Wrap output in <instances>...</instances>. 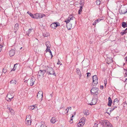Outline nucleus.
Here are the masks:
<instances>
[{"mask_svg":"<svg viewBox=\"0 0 127 127\" xmlns=\"http://www.w3.org/2000/svg\"><path fill=\"white\" fill-rule=\"evenodd\" d=\"M74 18L72 16L70 15L64 21L66 23V26L68 29L70 30L74 27V26H72V24L69 23L70 22H71Z\"/></svg>","mask_w":127,"mask_h":127,"instance_id":"obj_1","label":"nucleus"},{"mask_svg":"<svg viewBox=\"0 0 127 127\" xmlns=\"http://www.w3.org/2000/svg\"><path fill=\"white\" fill-rule=\"evenodd\" d=\"M45 44L47 47V48L46 50V53H47V52H49V55L51 56V59L53 55L52 54V53L50 50V48L51 47V45L49 42L47 41L46 42Z\"/></svg>","mask_w":127,"mask_h":127,"instance_id":"obj_2","label":"nucleus"},{"mask_svg":"<svg viewBox=\"0 0 127 127\" xmlns=\"http://www.w3.org/2000/svg\"><path fill=\"white\" fill-rule=\"evenodd\" d=\"M31 116L30 115H27L25 121V124L27 126L31 125L32 123Z\"/></svg>","mask_w":127,"mask_h":127,"instance_id":"obj_3","label":"nucleus"},{"mask_svg":"<svg viewBox=\"0 0 127 127\" xmlns=\"http://www.w3.org/2000/svg\"><path fill=\"white\" fill-rule=\"evenodd\" d=\"M98 89L97 88H93L91 90L92 95H93L94 96L95 95V97H97V95L98 94Z\"/></svg>","mask_w":127,"mask_h":127,"instance_id":"obj_4","label":"nucleus"},{"mask_svg":"<svg viewBox=\"0 0 127 127\" xmlns=\"http://www.w3.org/2000/svg\"><path fill=\"white\" fill-rule=\"evenodd\" d=\"M14 96V95L13 93L9 92L6 97V100L10 102L13 98Z\"/></svg>","mask_w":127,"mask_h":127,"instance_id":"obj_5","label":"nucleus"},{"mask_svg":"<svg viewBox=\"0 0 127 127\" xmlns=\"http://www.w3.org/2000/svg\"><path fill=\"white\" fill-rule=\"evenodd\" d=\"M47 73L48 75H52L56 76V74L52 68L48 67L47 69Z\"/></svg>","mask_w":127,"mask_h":127,"instance_id":"obj_6","label":"nucleus"},{"mask_svg":"<svg viewBox=\"0 0 127 127\" xmlns=\"http://www.w3.org/2000/svg\"><path fill=\"white\" fill-rule=\"evenodd\" d=\"M43 92L42 91H39L37 95V98L38 99L42 100L43 98Z\"/></svg>","mask_w":127,"mask_h":127,"instance_id":"obj_7","label":"nucleus"},{"mask_svg":"<svg viewBox=\"0 0 127 127\" xmlns=\"http://www.w3.org/2000/svg\"><path fill=\"white\" fill-rule=\"evenodd\" d=\"M35 81V79L34 77H32L30 79L28 80L27 82H28V84L31 86H33L34 84V82Z\"/></svg>","mask_w":127,"mask_h":127,"instance_id":"obj_8","label":"nucleus"},{"mask_svg":"<svg viewBox=\"0 0 127 127\" xmlns=\"http://www.w3.org/2000/svg\"><path fill=\"white\" fill-rule=\"evenodd\" d=\"M60 26L59 23L58 22H56L51 24L50 25L51 27L53 29H55L57 27Z\"/></svg>","mask_w":127,"mask_h":127,"instance_id":"obj_9","label":"nucleus"},{"mask_svg":"<svg viewBox=\"0 0 127 127\" xmlns=\"http://www.w3.org/2000/svg\"><path fill=\"white\" fill-rule=\"evenodd\" d=\"M36 126L37 127H46L45 123L44 122H41L37 124Z\"/></svg>","mask_w":127,"mask_h":127,"instance_id":"obj_10","label":"nucleus"},{"mask_svg":"<svg viewBox=\"0 0 127 127\" xmlns=\"http://www.w3.org/2000/svg\"><path fill=\"white\" fill-rule=\"evenodd\" d=\"M85 118L82 117L80 120V127H82L85 124Z\"/></svg>","mask_w":127,"mask_h":127,"instance_id":"obj_11","label":"nucleus"},{"mask_svg":"<svg viewBox=\"0 0 127 127\" xmlns=\"http://www.w3.org/2000/svg\"><path fill=\"white\" fill-rule=\"evenodd\" d=\"M93 83L94 84L96 85L98 83V78L96 75L93 76Z\"/></svg>","mask_w":127,"mask_h":127,"instance_id":"obj_12","label":"nucleus"},{"mask_svg":"<svg viewBox=\"0 0 127 127\" xmlns=\"http://www.w3.org/2000/svg\"><path fill=\"white\" fill-rule=\"evenodd\" d=\"M45 70H43L42 71L40 70L39 71L38 73L37 74L38 76V77H42L44 74L45 72Z\"/></svg>","mask_w":127,"mask_h":127,"instance_id":"obj_13","label":"nucleus"},{"mask_svg":"<svg viewBox=\"0 0 127 127\" xmlns=\"http://www.w3.org/2000/svg\"><path fill=\"white\" fill-rule=\"evenodd\" d=\"M97 97H96L95 98H94V96L93 97V98L92 100V102L90 104L91 105H94L96 104L97 100Z\"/></svg>","mask_w":127,"mask_h":127,"instance_id":"obj_14","label":"nucleus"},{"mask_svg":"<svg viewBox=\"0 0 127 127\" xmlns=\"http://www.w3.org/2000/svg\"><path fill=\"white\" fill-rule=\"evenodd\" d=\"M19 28V24L18 23H16L15 25L14 28V32L16 33L17 31L18 30Z\"/></svg>","mask_w":127,"mask_h":127,"instance_id":"obj_15","label":"nucleus"},{"mask_svg":"<svg viewBox=\"0 0 127 127\" xmlns=\"http://www.w3.org/2000/svg\"><path fill=\"white\" fill-rule=\"evenodd\" d=\"M84 0H81V2H80V4L81 5L80 8V13L82 11V7L84 5Z\"/></svg>","mask_w":127,"mask_h":127,"instance_id":"obj_16","label":"nucleus"},{"mask_svg":"<svg viewBox=\"0 0 127 127\" xmlns=\"http://www.w3.org/2000/svg\"><path fill=\"white\" fill-rule=\"evenodd\" d=\"M15 51L13 50H11L9 51V54L10 57L13 56L15 54Z\"/></svg>","mask_w":127,"mask_h":127,"instance_id":"obj_17","label":"nucleus"},{"mask_svg":"<svg viewBox=\"0 0 127 127\" xmlns=\"http://www.w3.org/2000/svg\"><path fill=\"white\" fill-rule=\"evenodd\" d=\"M106 61L107 63L108 64L112 63L113 62L112 59L111 58H107L106 60Z\"/></svg>","mask_w":127,"mask_h":127,"instance_id":"obj_18","label":"nucleus"},{"mask_svg":"<svg viewBox=\"0 0 127 127\" xmlns=\"http://www.w3.org/2000/svg\"><path fill=\"white\" fill-rule=\"evenodd\" d=\"M103 122L104 124H105V126L106 127L107 126H108V125L110 123L108 121L106 120H104Z\"/></svg>","mask_w":127,"mask_h":127,"instance_id":"obj_19","label":"nucleus"},{"mask_svg":"<svg viewBox=\"0 0 127 127\" xmlns=\"http://www.w3.org/2000/svg\"><path fill=\"white\" fill-rule=\"evenodd\" d=\"M108 105L109 106H111V104L112 103V100L110 97H109L108 98Z\"/></svg>","mask_w":127,"mask_h":127,"instance_id":"obj_20","label":"nucleus"},{"mask_svg":"<svg viewBox=\"0 0 127 127\" xmlns=\"http://www.w3.org/2000/svg\"><path fill=\"white\" fill-rule=\"evenodd\" d=\"M7 109L9 110L10 112L12 114H14V111L12 108H10L8 107V106H7Z\"/></svg>","mask_w":127,"mask_h":127,"instance_id":"obj_21","label":"nucleus"},{"mask_svg":"<svg viewBox=\"0 0 127 127\" xmlns=\"http://www.w3.org/2000/svg\"><path fill=\"white\" fill-rule=\"evenodd\" d=\"M50 121L51 123L54 124L56 122V119L55 117H53L51 118Z\"/></svg>","mask_w":127,"mask_h":127,"instance_id":"obj_22","label":"nucleus"},{"mask_svg":"<svg viewBox=\"0 0 127 127\" xmlns=\"http://www.w3.org/2000/svg\"><path fill=\"white\" fill-rule=\"evenodd\" d=\"M119 100L117 98H116L114 100L113 102V104L114 105H115L117 104H119Z\"/></svg>","mask_w":127,"mask_h":127,"instance_id":"obj_23","label":"nucleus"},{"mask_svg":"<svg viewBox=\"0 0 127 127\" xmlns=\"http://www.w3.org/2000/svg\"><path fill=\"white\" fill-rule=\"evenodd\" d=\"M10 84H12L13 85H15L16 84L17 82L15 80H13L11 81L10 82Z\"/></svg>","mask_w":127,"mask_h":127,"instance_id":"obj_24","label":"nucleus"},{"mask_svg":"<svg viewBox=\"0 0 127 127\" xmlns=\"http://www.w3.org/2000/svg\"><path fill=\"white\" fill-rule=\"evenodd\" d=\"M39 14L38 13H36L34 14V16L33 18L38 19L39 18Z\"/></svg>","mask_w":127,"mask_h":127,"instance_id":"obj_25","label":"nucleus"},{"mask_svg":"<svg viewBox=\"0 0 127 127\" xmlns=\"http://www.w3.org/2000/svg\"><path fill=\"white\" fill-rule=\"evenodd\" d=\"M84 114L86 115H88L89 114V112L87 110H85L84 112Z\"/></svg>","mask_w":127,"mask_h":127,"instance_id":"obj_26","label":"nucleus"},{"mask_svg":"<svg viewBox=\"0 0 127 127\" xmlns=\"http://www.w3.org/2000/svg\"><path fill=\"white\" fill-rule=\"evenodd\" d=\"M32 29H29L27 32V34L29 35V34L32 32V31L33 32V31H32Z\"/></svg>","mask_w":127,"mask_h":127,"instance_id":"obj_27","label":"nucleus"},{"mask_svg":"<svg viewBox=\"0 0 127 127\" xmlns=\"http://www.w3.org/2000/svg\"><path fill=\"white\" fill-rule=\"evenodd\" d=\"M71 107H68L65 110L66 111V113H67L69 111L71 110Z\"/></svg>","mask_w":127,"mask_h":127,"instance_id":"obj_28","label":"nucleus"},{"mask_svg":"<svg viewBox=\"0 0 127 127\" xmlns=\"http://www.w3.org/2000/svg\"><path fill=\"white\" fill-rule=\"evenodd\" d=\"M39 18H41L45 16V15L43 14H39Z\"/></svg>","mask_w":127,"mask_h":127,"instance_id":"obj_29","label":"nucleus"},{"mask_svg":"<svg viewBox=\"0 0 127 127\" xmlns=\"http://www.w3.org/2000/svg\"><path fill=\"white\" fill-rule=\"evenodd\" d=\"M127 24L126 23L123 22L122 23V26L124 28H125L127 26Z\"/></svg>","mask_w":127,"mask_h":127,"instance_id":"obj_30","label":"nucleus"},{"mask_svg":"<svg viewBox=\"0 0 127 127\" xmlns=\"http://www.w3.org/2000/svg\"><path fill=\"white\" fill-rule=\"evenodd\" d=\"M27 13L29 14L30 16L32 18H33V16H34V14H32V13H31V12H29V11H28L27 12Z\"/></svg>","mask_w":127,"mask_h":127,"instance_id":"obj_31","label":"nucleus"},{"mask_svg":"<svg viewBox=\"0 0 127 127\" xmlns=\"http://www.w3.org/2000/svg\"><path fill=\"white\" fill-rule=\"evenodd\" d=\"M82 64H84V66H87L88 65H89V64L88 63L87 64H86L85 63V61H83L82 63Z\"/></svg>","mask_w":127,"mask_h":127,"instance_id":"obj_32","label":"nucleus"},{"mask_svg":"<svg viewBox=\"0 0 127 127\" xmlns=\"http://www.w3.org/2000/svg\"><path fill=\"white\" fill-rule=\"evenodd\" d=\"M29 109L30 110H32L34 109V107L32 106H30L29 107Z\"/></svg>","mask_w":127,"mask_h":127,"instance_id":"obj_33","label":"nucleus"},{"mask_svg":"<svg viewBox=\"0 0 127 127\" xmlns=\"http://www.w3.org/2000/svg\"><path fill=\"white\" fill-rule=\"evenodd\" d=\"M119 12L121 14H124L126 13H125L126 12V11L123 12L122 11V10H120L119 11Z\"/></svg>","mask_w":127,"mask_h":127,"instance_id":"obj_34","label":"nucleus"},{"mask_svg":"<svg viewBox=\"0 0 127 127\" xmlns=\"http://www.w3.org/2000/svg\"><path fill=\"white\" fill-rule=\"evenodd\" d=\"M96 3L97 5H99L100 4V1L99 0H97L96 1Z\"/></svg>","mask_w":127,"mask_h":127,"instance_id":"obj_35","label":"nucleus"},{"mask_svg":"<svg viewBox=\"0 0 127 127\" xmlns=\"http://www.w3.org/2000/svg\"><path fill=\"white\" fill-rule=\"evenodd\" d=\"M7 71V70L6 69L3 68V69L2 72L4 73H6Z\"/></svg>","mask_w":127,"mask_h":127,"instance_id":"obj_36","label":"nucleus"},{"mask_svg":"<svg viewBox=\"0 0 127 127\" xmlns=\"http://www.w3.org/2000/svg\"><path fill=\"white\" fill-rule=\"evenodd\" d=\"M79 69L78 68H77L76 69V72L77 74L79 75Z\"/></svg>","mask_w":127,"mask_h":127,"instance_id":"obj_37","label":"nucleus"},{"mask_svg":"<svg viewBox=\"0 0 127 127\" xmlns=\"http://www.w3.org/2000/svg\"><path fill=\"white\" fill-rule=\"evenodd\" d=\"M101 20V19H97L95 21V22L96 24L97 23L99 22V21H100Z\"/></svg>","mask_w":127,"mask_h":127,"instance_id":"obj_38","label":"nucleus"},{"mask_svg":"<svg viewBox=\"0 0 127 127\" xmlns=\"http://www.w3.org/2000/svg\"><path fill=\"white\" fill-rule=\"evenodd\" d=\"M106 127H113L111 124L110 123L108 126H107Z\"/></svg>","mask_w":127,"mask_h":127,"instance_id":"obj_39","label":"nucleus"},{"mask_svg":"<svg viewBox=\"0 0 127 127\" xmlns=\"http://www.w3.org/2000/svg\"><path fill=\"white\" fill-rule=\"evenodd\" d=\"M2 47H3V46L2 45H0V52L1 51L2 48Z\"/></svg>","mask_w":127,"mask_h":127,"instance_id":"obj_40","label":"nucleus"},{"mask_svg":"<svg viewBox=\"0 0 127 127\" xmlns=\"http://www.w3.org/2000/svg\"><path fill=\"white\" fill-rule=\"evenodd\" d=\"M126 32L125 31L121 32L122 34L123 35L126 33Z\"/></svg>","mask_w":127,"mask_h":127,"instance_id":"obj_41","label":"nucleus"},{"mask_svg":"<svg viewBox=\"0 0 127 127\" xmlns=\"http://www.w3.org/2000/svg\"><path fill=\"white\" fill-rule=\"evenodd\" d=\"M15 64H14V68L12 69V70H11V71H15L16 69V68H15Z\"/></svg>","mask_w":127,"mask_h":127,"instance_id":"obj_42","label":"nucleus"},{"mask_svg":"<svg viewBox=\"0 0 127 127\" xmlns=\"http://www.w3.org/2000/svg\"><path fill=\"white\" fill-rule=\"evenodd\" d=\"M57 64H60V65H62V64H61V62L59 61V60H58V62L57 63Z\"/></svg>","mask_w":127,"mask_h":127,"instance_id":"obj_43","label":"nucleus"},{"mask_svg":"<svg viewBox=\"0 0 127 127\" xmlns=\"http://www.w3.org/2000/svg\"><path fill=\"white\" fill-rule=\"evenodd\" d=\"M87 77H89V76H90V75H89L91 74V73H90L88 72L87 73Z\"/></svg>","mask_w":127,"mask_h":127,"instance_id":"obj_44","label":"nucleus"},{"mask_svg":"<svg viewBox=\"0 0 127 127\" xmlns=\"http://www.w3.org/2000/svg\"><path fill=\"white\" fill-rule=\"evenodd\" d=\"M97 124H95L94 127H97Z\"/></svg>","mask_w":127,"mask_h":127,"instance_id":"obj_45","label":"nucleus"},{"mask_svg":"<svg viewBox=\"0 0 127 127\" xmlns=\"http://www.w3.org/2000/svg\"><path fill=\"white\" fill-rule=\"evenodd\" d=\"M100 88L101 89H103V86H100Z\"/></svg>","mask_w":127,"mask_h":127,"instance_id":"obj_46","label":"nucleus"},{"mask_svg":"<svg viewBox=\"0 0 127 127\" xmlns=\"http://www.w3.org/2000/svg\"><path fill=\"white\" fill-rule=\"evenodd\" d=\"M69 122L70 124H71L73 123V121L71 120H70Z\"/></svg>","mask_w":127,"mask_h":127,"instance_id":"obj_47","label":"nucleus"},{"mask_svg":"<svg viewBox=\"0 0 127 127\" xmlns=\"http://www.w3.org/2000/svg\"><path fill=\"white\" fill-rule=\"evenodd\" d=\"M125 60L126 61V62L127 63V57H126L125 58Z\"/></svg>","mask_w":127,"mask_h":127,"instance_id":"obj_48","label":"nucleus"},{"mask_svg":"<svg viewBox=\"0 0 127 127\" xmlns=\"http://www.w3.org/2000/svg\"><path fill=\"white\" fill-rule=\"evenodd\" d=\"M32 106H33L34 107V109L35 108H37L36 105H32Z\"/></svg>","mask_w":127,"mask_h":127,"instance_id":"obj_49","label":"nucleus"},{"mask_svg":"<svg viewBox=\"0 0 127 127\" xmlns=\"http://www.w3.org/2000/svg\"><path fill=\"white\" fill-rule=\"evenodd\" d=\"M96 23L95 22L93 23V25H96Z\"/></svg>","mask_w":127,"mask_h":127,"instance_id":"obj_50","label":"nucleus"},{"mask_svg":"<svg viewBox=\"0 0 127 127\" xmlns=\"http://www.w3.org/2000/svg\"><path fill=\"white\" fill-rule=\"evenodd\" d=\"M127 77V78H126V80H125V82L127 81V76H125V77Z\"/></svg>","mask_w":127,"mask_h":127,"instance_id":"obj_51","label":"nucleus"},{"mask_svg":"<svg viewBox=\"0 0 127 127\" xmlns=\"http://www.w3.org/2000/svg\"><path fill=\"white\" fill-rule=\"evenodd\" d=\"M115 109V108H112L111 110V111H113L114 110V109Z\"/></svg>","mask_w":127,"mask_h":127,"instance_id":"obj_52","label":"nucleus"},{"mask_svg":"<svg viewBox=\"0 0 127 127\" xmlns=\"http://www.w3.org/2000/svg\"><path fill=\"white\" fill-rule=\"evenodd\" d=\"M73 119L72 118H70V120H71L72 121H73Z\"/></svg>","mask_w":127,"mask_h":127,"instance_id":"obj_53","label":"nucleus"},{"mask_svg":"<svg viewBox=\"0 0 127 127\" xmlns=\"http://www.w3.org/2000/svg\"><path fill=\"white\" fill-rule=\"evenodd\" d=\"M79 123H78L77 124V127H79Z\"/></svg>","mask_w":127,"mask_h":127,"instance_id":"obj_54","label":"nucleus"},{"mask_svg":"<svg viewBox=\"0 0 127 127\" xmlns=\"http://www.w3.org/2000/svg\"><path fill=\"white\" fill-rule=\"evenodd\" d=\"M114 108H117V106H115L113 107Z\"/></svg>","mask_w":127,"mask_h":127,"instance_id":"obj_55","label":"nucleus"},{"mask_svg":"<svg viewBox=\"0 0 127 127\" xmlns=\"http://www.w3.org/2000/svg\"><path fill=\"white\" fill-rule=\"evenodd\" d=\"M74 116L73 115H72V116L70 118H72Z\"/></svg>","mask_w":127,"mask_h":127,"instance_id":"obj_56","label":"nucleus"},{"mask_svg":"<svg viewBox=\"0 0 127 127\" xmlns=\"http://www.w3.org/2000/svg\"><path fill=\"white\" fill-rule=\"evenodd\" d=\"M104 84H105V86H106V84H107V82H105L104 83Z\"/></svg>","mask_w":127,"mask_h":127,"instance_id":"obj_57","label":"nucleus"},{"mask_svg":"<svg viewBox=\"0 0 127 127\" xmlns=\"http://www.w3.org/2000/svg\"><path fill=\"white\" fill-rule=\"evenodd\" d=\"M78 14H79V10L78 11Z\"/></svg>","mask_w":127,"mask_h":127,"instance_id":"obj_58","label":"nucleus"},{"mask_svg":"<svg viewBox=\"0 0 127 127\" xmlns=\"http://www.w3.org/2000/svg\"><path fill=\"white\" fill-rule=\"evenodd\" d=\"M125 74H126V75H127V72H126Z\"/></svg>","mask_w":127,"mask_h":127,"instance_id":"obj_59","label":"nucleus"},{"mask_svg":"<svg viewBox=\"0 0 127 127\" xmlns=\"http://www.w3.org/2000/svg\"><path fill=\"white\" fill-rule=\"evenodd\" d=\"M50 95H51V96L52 97V94H50Z\"/></svg>","mask_w":127,"mask_h":127,"instance_id":"obj_60","label":"nucleus"},{"mask_svg":"<svg viewBox=\"0 0 127 127\" xmlns=\"http://www.w3.org/2000/svg\"><path fill=\"white\" fill-rule=\"evenodd\" d=\"M127 13V10L126 11V12L125 13Z\"/></svg>","mask_w":127,"mask_h":127,"instance_id":"obj_61","label":"nucleus"},{"mask_svg":"<svg viewBox=\"0 0 127 127\" xmlns=\"http://www.w3.org/2000/svg\"><path fill=\"white\" fill-rule=\"evenodd\" d=\"M74 115H75V112H74Z\"/></svg>","mask_w":127,"mask_h":127,"instance_id":"obj_62","label":"nucleus"},{"mask_svg":"<svg viewBox=\"0 0 127 127\" xmlns=\"http://www.w3.org/2000/svg\"><path fill=\"white\" fill-rule=\"evenodd\" d=\"M13 127H17L16 126H13Z\"/></svg>","mask_w":127,"mask_h":127,"instance_id":"obj_63","label":"nucleus"},{"mask_svg":"<svg viewBox=\"0 0 127 127\" xmlns=\"http://www.w3.org/2000/svg\"><path fill=\"white\" fill-rule=\"evenodd\" d=\"M22 47H21L20 48V49H22Z\"/></svg>","mask_w":127,"mask_h":127,"instance_id":"obj_64","label":"nucleus"}]
</instances>
